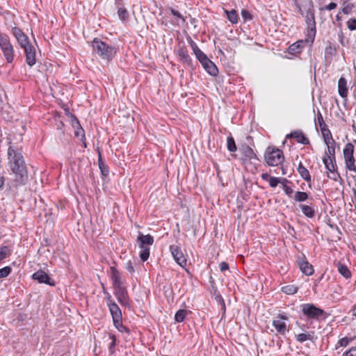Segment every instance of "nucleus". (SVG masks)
<instances>
[{
	"label": "nucleus",
	"mask_w": 356,
	"mask_h": 356,
	"mask_svg": "<svg viewBox=\"0 0 356 356\" xmlns=\"http://www.w3.org/2000/svg\"><path fill=\"white\" fill-rule=\"evenodd\" d=\"M8 165L14 174L13 181L17 186L24 185L28 180V172L22 154L13 146L8 149Z\"/></svg>",
	"instance_id": "f257e3e1"
},
{
	"label": "nucleus",
	"mask_w": 356,
	"mask_h": 356,
	"mask_svg": "<svg viewBox=\"0 0 356 356\" xmlns=\"http://www.w3.org/2000/svg\"><path fill=\"white\" fill-rule=\"evenodd\" d=\"M92 47L93 51L99 57L106 60H111L116 52L115 48L113 46L106 44L98 38H95L92 40Z\"/></svg>",
	"instance_id": "f03ea898"
},
{
	"label": "nucleus",
	"mask_w": 356,
	"mask_h": 356,
	"mask_svg": "<svg viewBox=\"0 0 356 356\" xmlns=\"http://www.w3.org/2000/svg\"><path fill=\"white\" fill-rule=\"evenodd\" d=\"M265 159L268 165L277 166L283 162L284 157L280 149L268 147L265 153Z\"/></svg>",
	"instance_id": "7ed1b4c3"
},
{
	"label": "nucleus",
	"mask_w": 356,
	"mask_h": 356,
	"mask_svg": "<svg viewBox=\"0 0 356 356\" xmlns=\"http://www.w3.org/2000/svg\"><path fill=\"white\" fill-rule=\"evenodd\" d=\"M354 146L352 143H347L343 150L346 168L349 171L356 172V159L354 158Z\"/></svg>",
	"instance_id": "20e7f679"
},
{
	"label": "nucleus",
	"mask_w": 356,
	"mask_h": 356,
	"mask_svg": "<svg viewBox=\"0 0 356 356\" xmlns=\"http://www.w3.org/2000/svg\"><path fill=\"white\" fill-rule=\"evenodd\" d=\"M327 141V151L325 152V154L323 158V162L327 169V171L334 170L335 168L334 163V154H335V147L333 145H330V142L325 139Z\"/></svg>",
	"instance_id": "39448f33"
},
{
	"label": "nucleus",
	"mask_w": 356,
	"mask_h": 356,
	"mask_svg": "<svg viewBox=\"0 0 356 356\" xmlns=\"http://www.w3.org/2000/svg\"><path fill=\"white\" fill-rule=\"evenodd\" d=\"M302 312L309 318H318L323 316V309L316 307L313 304H305L302 305Z\"/></svg>",
	"instance_id": "423d86ee"
},
{
	"label": "nucleus",
	"mask_w": 356,
	"mask_h": 356,
	"mask_svg": "<svg viewBox=\"0 0 356 356\" xmlns=\"http://www.w3.org/2000/svg\"><path fill=\"white\" fill-rule=\"evenodd\" d=\"M12 33L16 38L17 42L22 48L24 49L28 48V47L32 46L29 40L28 36L24 34L22 31L17 26L12 28Z\"/></svg>",
	"instance_id": "0eeeda50"
},
{
	"label": "nucleus",
	"mask_w": 356,
	"mask_h": 356,
	"mask_svg": "<svg viewBox=\"0 0 356 356\" xmlns=\"http://www.w3.org/2000/svg\"><path fill=\"white\" fill-rule=\"evenodd\" d=\"M288 320V317L284 314H279L273 321V325L276 329L277 332L280 334H285L288 332V328L285 321Z\"/></svg>",
	"instance_id": "6e6552de"
},
{
	"label": "nucleus",
	"mask_w": 356,
	"mask_h": 356,
	"mask_svg": "<svg viewBox=\"0 0 356 356\" xmlns=\"http://www.w3.org/2000/svg\"><path fill=\"white\" fill-rule=\"evenodd\" d=\"M113 289L114 295L117 298L119 302L122 305H127L129 304V298L127 289L124 284L113 286Z\"/></svg>",
	"instance_id": "1a4fd4ad"
},
{
	"label": "nucleus",
	"mask_w": 356,
	"mask_h": 356,
	"mask_svg": "<svg viewBox=\"0 0 356 356\" xmlns=\"http://www.w3.org/2000/svg\"><path fill=\"white\" fill-rule=\"evenodd\" d=\"M171 254L175 261L181 267L186 264V259L182 253L179 247L177 245H171L170 247Z\"/></svg>",
	"instance_id": "9d476101"
},
{
	"label": "nucleus",
	"mask_w": 356,
	"mask_h": 356,
	"mask_svg": "<svg viewBox=\"0 0 356 356\" xmlns=\"http://www.w3.org/2000/svg\"><path fill=\"white\" fill-rule=\"evenodd\" d=\"M32 277L39 283H44L50 286H54L55 284V282L49 277V276L44 271L41 270L34 273Z\"/></svg>",
	"instance_id": "9b49d317"
},
{
	"label": "nucleus",
	"mask_w": 356,
	"mask_h": 356,
	"mask_svg": "<svg viewBox=\"0 0 356 356\" xmlns=\"http://www.w3.org/2000/svg\"><path fill=\"white\" fill-rule=\"evenodd\" d=\"M0 48L7 62L11 63L14 58V49L10 41H8L5 44L1 45Z\"/></svg>",
	"instance_id": "f8f14e48"
},
{
	"label": "nucleus",
	"mask_w": 356,
	"mask_h": 356,
	"mask_svg": "<svg viewBox=\"0 0 356 356\" xmlns=\"http://www.w3.org/2000/svg\"><path fill=\"white\" fill-rule=\"evenodd\" d=\"M0 48L7 62L11 63L14 58V49L10 41H8L5 44L1 45Z\"/></svg>",
	"instance_id": "ddd939ff"
},
{
	"label": "nucleus",
	"mask_w": 356,
	"mask_h": 356,
	"mask_svg": "<svg viewBox=\"0 0 356 356\" xmlns=\"http://www.w3.org/2000/svg\"><path fill=\"white\" fill-rule=\"evenodd\" d=\"M26 53V63L30 66L32 67L35 64L36 58H35V49L34 47L31 46L28 47V48H26L24 49Z\"/></svg>",
	"instance_id": "4468645a"
},
{
	"label": "nucleus",
	"mask_w": 356,
	"mask_h": 356,
	"mask_svg": "<svg viewBox=\"0 0 356 356\" xmlns=\"http://www.w3.org/2000/svg\"><path fill=\"white\" fill-rule=\"evenodd\" d=\"M111 277L113 281V286L124 284L122 273L115 267H111Z\"/></svg>",
	"instance_id": "2eb2a0df"
},
{
	"label": "nucleus",
	"mask_w": 356,
	"mask_h": 356,
	"mask_svg": "<svg viewBox=\"0 0 356 356\" xmlns=\"http://www.w3.org/2000/svg\"><path fill=\"white\" fill-rule=\"evenodd\" d=\"M203 67L205 70L211 75L216 76L218 73V68L216 65L210 60L209 58H207L202 63H201Z\"/></svg>",
	"instance_id": "dca6fc26"
},
{
	"label": "nucleus",
	"mask_w": 356,
	"mask_h": 356,
	"mask_svg": "<svg viewBox=\"0 0 356 356\" xmlns=\"http://www.w3.org/2000/svg\"><path fill=\"white\" fill-rule=\"evenodd\" d=\"M108 307L113 320H115L117 323H119V319H122V312L118 305L116 303H111V305Z\"/></svg>",
	"instance_id": "f3484780"
},
{
	"label": "nucleus",
	"mask_w": 356,
	"mask_h": 356,
	"mask_svg": "<svg viewBox=\"0 0 356 356\" xmlns=\"http://www.w3.org/2000/svg\"><path fill=\"white\" fill-rule=\"evenodd\" d=\"M190 44H191V47L193 49V54H195V56L199 60V61L200 63H202L204 60H205L207 58H208L207 55L202 50H200L199 49L197 45L193 41H191L190 42Z\"/></svg>",
	"instance_id": "a211bd4d"
},
{
	"label": "nucleus",
	"mask_w": 356,
	"mask_h": 356,
	"mask_svg": "<svg viewBox=\"0 0 356 356\" xmlns=\"http://www.w3.org/2000/svg\"><path fill=\"white\" fill-rule=\"evenodd\" d=\"M338 92L343 98L346 97L348 95L347 81L343 77H341L338 81Z\"/></svg>",
	"instance_id": "6ab92c4d"
},
{
	"label": "nucleus",
	"mask_w": 356,
	"mask_h": 356,
	"mask_svg": "<svg viewBox=\"0 0 356 356\" xmlns=\"http://www.w3.org/2000/svg\"><path fill=\"white\" fill-rule=\"evenodd\" d=\"M287 137L294 138L296 139L298 143L306 145L309 143V139L304 135L301 131H296L287 135Z\"/></svg>",
	"instance_id": "aec40b11"
},
{
	"label": "nucleus",
	"mask_w": 356,
	"mask_h": 356,
	"mask_svg": "<svg viewBox=\"0 0 356 356\" xmlns=\"http://www.w3.org/2000/svg\"><path fill=\"white\" fill-rule=\"evenodd\" d=\"M299 267L300 270L306 275H312L314 273L313 266L307 261H300Z\"/></svg>",
	"instance_id": "412c9836"
},
{
	"label": "nucleus",
	"mask_w": 356,
	"mask_h": 356,
	"mask_svg": "<svg viewBox=\"0 0 356 356\" xmlns=\"http://www.w3.org/2000/svg\"><path fill=\"white\" fill-rule=\"evenodd\" d=\"M138 242L142 245H152L154 243V238L149 234L144 235L140 233L138 236Z\"/></svg>",
	"instance_id": "4be33fe9"
},
{
	"label": "nucleus",
	"mask_w": 356,
	"mask_h": 356,
	"mask_svg": "<svg viewBox=\"0 0 356 356\" xmlns=\"http://www.w3.org/2000/svg\"><path fill=\"white\" fill-rule=\"evenodd\" d=\"M139 248L140 249V257L143 261H145L148 259L149 257V246L147 245H142L141 243H138Z\"/></svg>",
	"instance_id": "5701e85b"
},
{
	"label": "nucleus",
	"mask_w": 356,
	"mask_h": 356,
	"mask_svg": "<svg viewBox=\"0 0 356 356\" xmlns=\"http://www.w3.org/2000/svg\"><path fill=\"white\" fill-rule=\"evenodd\" d=\"M303 44H304V41H302V40H299V41L292 44L289 47V52L291 54H296L300 52L301 49L304 47Z\"/></svg>",
	"instance_id": "b1692460"
},
{
	"label": "nucleus",
	"mask_w": 356,
	"mask_h": 356,
	"mask_svg": "<svg viewBox=\"0 0 356 356\" xmlns=\"http://www.w3.org/2000/svg\"><path fill=\"white\" fill-rule=\"evenodd\" d=\"M240 151L248 159H252L256 157L253 149L248 145H243L240 148Z\"/></svg>",
	"instance_id": "393cba45"
},
{
	"label": "nucleus",
	"mask_w": 356,
	"mask_h": 356,
	"mask_svg": "<svg viewBox=\"0 0 356 356\" xmlns=\"http://www.w3.org/2000/svg\"><path fill=\"white\" fill-rule=\"evenodd\" d=\"M298 172L301 177L306 181L309 182L311 181L310 174L307 168H305L300 163L298 168Z\"/></svg>",
	"instance_id": "a878e982"
},
{
	"label": "nucleus",
	"mask_w": 356,
	"mask_h": 356,
	"mask_svg": "<svg viewBox=\"0 0 356 356\" xmlns=\"http://www.w3.org/2000/svg\"><path fill=\"white\" fill-rule=\"evenodd\" d=\"M300 207L302 210V212L305 216H306L308 218H313L315 215L314 209L308 205L305 204H300Z\"/></svg>",
	"instance_id": "bb28decb"
},
{
	"label": "nucleus",
	"mask_w": 356,
	"mask_h": 356,
	"mask_svg": "<svg viewBox=\"0 0 356 356\" xmlns=\"http://www.w3.org/2000/svg\"><path fill=\"white\" fill-rule=\"evenodd\" d=\"M74 127L76 129L74 131L75 136L83 140L85 138L84 130L80 127L79 122L76 119L75 120V124H74Z\"/></svg>",
	"instance_id": "cd10ccee"
},
{
	"label": "nucleus",
	"mask_w": 356,
	"mask_h": 356,
	"mask_svg": "<svg viewBox=\"0 0 356 356\" xmlns=\"http://www.w3.org/2000/svg\"><path fill=\"white\" fill-rule=\"evenodd\" d=\"M338 270L339 273L346 279L350 277L351 276L350 271L347 268V266L343 264H338Z\"/></svg>",
	"instance_id": "c85d7f7f"
},
{
	"label": "nucleus",
	"mask_w": 356,
	"mask_h": 356,
	"mask_svg": "<svg viewBox=\"0 0 356 356\" xmlns=\"http://www.w3.org/2000/svg\"><path fill=\"white\" fill-rule=\"evenodd\" d=\"M356 337L355 336H353V337H343L341 338V339L339 340L338 341V344L340 346H342V347H346L347 346L350 342L353 341L355 339Z\"/></svg>",
	"instance_id": "c756f323"
},
{
	"label": "nucleus",
	"mask_w": 356,
	"mask_h": 356,
	"mask_svg": "<svg viewBox=\"0 0 356 356\" xmlns=\"http://www.w3.org/2000/svg\"><path fill=\"white\" fill-rule=\"evenodd\" d=\"M227 147L230 152H234L237 149L235 141L232 136L228 137L227 139Z\"/></svg>",
	"instance_id": "7c9ffc66"
},
{
	"label": "nucleus",
	"mask_w": 356,
	"mask_h": 356,
	"mask_svg": "<svg viewBox=\"0 0 356 356\" xmlns=\"http://www.w3.org/2000/svg\"><path fill=\"white\" fill-rule=\"evenodd\" d=\"M282 291L289 295L295 294L298 291V288L294 285H287L282 288Z\"/></svg>",
	"instance_id": "2f4dec72"
},
{
	"label": "nucleus",
	"mask_w": 356,
	"mask_h": 356,
	"mask_svg": "<svg viewBox=\"0 0 356 356\" xmlns=\"http://www.w3.org/2000/svg\"><path fill=\"white\" fill-rule=\"evenodd\" d=\"M227 19L232 24H236L238 22V15L236 10H232L231 11H226Z\"/></svg>",
	"instance_id": "473e14b6"
},
{
	"label": "nucleus",
	"mask_w": 356,
	"mask_h": 356,
	"mask_svg": "<svg viewBox=\"0 0 356 356\" xmlns=\"http://www.w3.org/2000/svg\"><path fill=\"white\" fill-rule=\"evenodd\" d=\"M353 8V3L346 1L343 4L342 12L346 15H349L352 13Z\"/></svg>",
	"instance_id": "72a5a7b5"
},
{
	"label": "nucleus",
	"mask_w": 356,
	"mask_h": 356,
	"mask_svg": "<svg viewBox=\"0 0 356 356\" xmlns=\"http://www.w3.org/2000/svg\"><path fill=\"white\" fill-rule=\"evenodd\" d=\"M293 198L297 202H304L308 198V195L305 192L298 191Z\"/></svg>",
	"instance_id": "f704fd0d"
},
{
	"label": "nucleus",
	"mask_w": 356,
	"mask_h": 356,
	"mask_svg": "<svg viewBox=\"0 0 356 356\" xmlns=\"http://www.w3.org/2000/svg\"><path fill=\"white\" fill-rule=\"evenodd\" d=\"M186 313L187 312L184 309L177 311L175 316V321L179 323L182 322L186 317Z\"/></svg>",
	"instance_id": "c9c22d12"
},
{
	"label": "nucleus",
	"mask_w": 356,
	"mask_h": 356,
	"mask_svg": "<svg viewBox=\"0 0 356 356\" xmlns=\"http://www.w3.org/2000/svg\"><path fill=\"white\" fill-rule=\"evenodd\" d=\"M306 21L308 24H312L314 26L315 25V21H314V16L313 13L310 10V8L309 7L308 10L307 11V15L305 16Z\"/></svg>",
	"instance_id": "e433bc0d"
},
{
	"label": "nucleus",
	"mask_w": 356,
	"mask_h": 356,
	"mask_svg": "<svg viewBox=\"0 0 356 356\" xmlns=\"http://www.w3.org/2000/svg\"><path fill=\"white\" fill-rule=\"evenodd\" d=\"M118 15L120 19L125 21L128 19L129 14L126 8H120L118 10Z\"/></svg>",
	"instance_id": "4c0bfd02"
},
{
	"label": "nucleus",
	"mask_w": 356,
	"mask_h": 356,
	"mask_svg": "<svg viewBox=\"0 0 356 356\" xmlns=\"http://www.w3.org/2000/svg\"><path fill=\"white\" fill-rule=\"evenodd\" d=\"M287 182L288 181L286 179H282V185L283 186V189H284L285 193L287 195L290 196L293 193V190L286 184Z\"/></svg>",
	"instance_id": "58836bf2"
},
{
	"label": "nucleus",
	"mask_w": 356,
	"mask_h": 356,
	"mask_svg": "<svg viewBox=\"0 0 356 356\" xmlns=\"http://www.w3.org/2000/svg\"><path fill=\"white\" fill-rule=\"evenodd\" d=\"M312 335L309 334L301 333L296 336V340L300 343H302L307 340H311Z\"/></svg>",
	"instance_id": "ea45409f"
},
{
	"label": "nucleus",
	"mask_w": 356,
	"mask_h": 356,
	"mask_svg": "<svg viewBox=\"0 0 356 356\" xmlns=\"http://www.w3.org/2000/svg\"><path fill=\"white\" fill-rule=\"evenodd\" d=\"M327 177L334 180L337 181L340 177L339 175L336 172V168L334 170L327 171Z\"/></svg>",
	"instance_id": "a19ab883"
},
{
	"label": "nucleus",
	"mask_w": 356,
	"mask_h": 356,
	"mask_svg": "<svg viewBox=\"0 0 356 356\" xmlns=\"http://www.w3.org/2000/svg\"><path fill=\"white\" fill-rule=\"evenodd\" d=\"M268 183L270 187L275 188L277 186L279 183L282 184V179L271 177L270 178H269Z\"/></svg>",
	"instance_id": "79ce46f5"
},
{
	"label": "nucleus",
	"mask_w": 356,
	"mask_h": 356,
	"mask_svg": "<svg viewBox=\"0 0 356 356\" xmlns=\"http://www.w3.org/2000/svg\"><path fill=\"white\" fill-rule=\"evenodd\" d=\"M11 272V268L6 266L0 269V278L6 277Z\"/></svg>",
	"instance_id": "37998d69"
},
{
	"label": "nucleus",
	"mask_w": 356,
	"mask_h": 356,
	"mask_svg": "<svg viewBox=\"0 0 356 356\" xmlns=\"http://www.w3.org/2000/svg\"><path fill=\"white\" fill-rule=\"evenodd\" d=\"M113 324L115 327L120 331V332H124V331H128V330L122 325V319H119V323H117L115 320H113Z\"/></svg>",
	"instance_id": "c03bdc74"
},
{
	"label": "nucleus",
	"mask_w": 356,
	"mask_h": 356,
	"mask_svg": "<svg viewBox=\"0 0 356 356\" xmlns=\"http://www.w3.org/2000/svg\"><path fill=\"white\" fill-rule=\"evenodd\" d=\"M8 253V248L2 246L0 248V261L4 259Z\"/></svg>",
	"instance_id": "a18cd8bd"
},
{
	"label": "nucleus",
	"mask_w": 356,
	"mask_h": 356,
	"mask_svg": "<svg viewBox=\"0 0 356 356\" xmlns=\"http://www.w3.org/2000/svg\"><path fill=\"white\" fill-rule=\"evenodd\" d=\"M342 356H356V346H353L349 350L345 351Z\"/></svg>",
	"instance_id": "49530a36"
},
{
	"label": "nucleus",
	"mask_w": 356,
	"mask_h": 356,
	"mask_svg": "<svg viewBox=\"0 0 356 356\" xmlns=\"http://www.w3.org/2000/svg\"><path fill=\"white\" fill-rule=\"evenodd\" d=\"M179 56L181 57L185 61L188 62L191 60L189 55L187 51L184 49H181L179 51Z\"/></svg>",
	"instance_id": "de8ad7c7"
},
{
	"label": "nucleus",
	"mask_w": 356,
	"mask_h": 356,
	"mask_svg": "<svg viewBox=\"0 0 356 356\" xmlns=\"http://www.w3.org/2000/svg\"><path fill=\"white\" fill-rule=\"evenodd\" d=\"M323 134L324 141H325V144L327 145V141L325 140V139H327L330 142V145L334 146V142L332 138L330 131H328V133H327V134L323 132Z\"/></svg>",
	"instance_id": "09e8293b"
},
{
	"label": "nucleus",
	"mask_w": 356,
	"mask_h": 356,
	"mask_svg": "<svg viewBox=\"0 0 356 356\" xmlns=\"http://www.w3.org/2000/svg\"><path fill=\"white\" fill-rule=\"evenodd\" d=\"M347 26L350 30H351V31L355 30L356 29V19H350L347 22Z\"/></svg>",
	"instance_id": "8fccbe9b"
},
{
	"label": "nucleus",
	"mask_w": 356,
	"mask_h": 356,
	"mask_svg": "<svg viewBox=\"0 0 356 356\" xmlns=\"http://www.w3.org/2000/svg\"><path fill=\"white\" fill-rule=\"evenodd\" d=\"M124 268L131 274H133L135 271L133 264L130 260L125 264Z\"/></svg>",
	"instance_id": "3c124183"
},
{
	"label": "nucleus",
	"mask_w": 356,
	"mask_h": 356,
	"mask_svg": "<svg viewBox=\"0 0 356 356\" xmlns=\"http://www.w3.org/2000/svg\"><path fill=\"white\" fill-rule=\"evenodd\" d=\"M99 168L101 170V172L104 176H106L108 174V169L106 166H105L102 163H99Z\"/></svg>",
	"instance_id": "603ef678"
},
{
	"label": "nucleus",
	"mask_w": 356,
	"mask_h": 356,
	"mask_svg": "<svg viewBox=\"0 0 356 356\" xmlns=\"http://www.w3.org/2000/svg\"><path fill=\"white\" fill-rule=\"evenodd\" d=\"M110 339L112 340V341H111V344L109 346V349H110L111 353H113V351H114V348L115 346V337L114 335L111 334L110 335Z\"/></svg>",
	"instance_id": "864d4df0"
},
{
	"label": "nucleus",
	"mask_w": 356,
	"mask_h": 356,
	"mask_svg": "<svg viewBox=\"0 0 356 356\" xmlns=\"http://www.w3.org/2000/svg\"><path fill=\"white\" fill-rule=\"evenodd\" d=\"M8 41H10V38L8 35H3L2 34L0 35V47Z\"/></svg>",
	"instance_id": "5fc2aeb1"
},
{
	"label": "nucleus",
	"mask_w": 356,
	"mask_h": 356,
	"mask_svg": "<svg viewBox=\"0 0 356 356\" xmlns=\"http://www.w3.org/2000/svg\"><path fill=\"white\" fill-rule=\"evenodd\" d=\"M220 269L221 271H225L229 270V265L227 263L222 261L219 265Z\"/></svg>",
	"instance_id": "6e6d98bb"
},
{
	"label": "nucleus",
	"mask_w": 356,
	"mask_h": 356,
	"mask_svg": "<svg viewBox=\"0 0 356 356\" xmlns=\"http://www.w3.org/2000/svg\"><path fill=\"white\" fill-rule=\"evenodd\" d=\"M104 293L106 294V304L108 306L111 305V303H115L114 300L112 299L111 296L108 293H106L104 291Z\"/></svg>",
	"instance_id": "4d7b16f0"
},
{
	"label": "nucleus",
	"mask_w": 356,
	"mask_h": 356,
	"mask_svg": "<svg viewBox=\"0 0 356 356\" xmlns=\"http://www.w3.org/2000/svg\"><path fill=\"white\" fill-rule=\"evenodd\" d=\"M317 120H318V123L319 124V126L321 127L323 125H324V120H323V116L321 115V113H320V111L318 112V117H317Z\"/></svg>",
	"instance_id": "13d9d810"
},
{
	"label": "nucleus",
	"mask_w": 356,
	"mask_h": 356,
	"mask_svg": "<svg viewBox=\"0 0 356 356\" xmlns=\"http://www.w3.org/2000/svg\"><path fill=\"white\" fill-rule=\"evenodd\" d=\"M336 8H337V3L332 2V3H330L328 5L325 6L324 9L331 10L335 9Z\"/></svg>",
	"instance_id": "bf43d9fd"
},
{
	"label": "nucleus",
	"mask_w": 356,
	"mask_h": 356,
	"mask_svg": "<svg viewBox=\"0 0 356 356\" xmlns=\"http://www.w3.org/2000/svg\"><path fill=\"white\" fill-rule=\"evenodd\" d=\"M171 13L174 16H176L179 18H181L183 19V21H184V19L182 17L181 15L178 11H177L174 9H172Z\"/></svg>",
	"instance_id": "052dcab7"
},
{
	"label": "nucleus",
	"mask_w": 356,
	"mask_h": 356,
	"mask_svg": "<svg viewBox=\"0 0 356 356\" xmlns=\"http://www.w3.org/2000/svg\"><path fill=\"white\" fill-rule=\"evenodd\" d=\"M310 33L309 34H312V38H311V40L309 41L311 43H312L314 42V36H315V29H314V28H312L309 31Z\"/></svg>",
	"instance_id": "680f3d73"
},
{
	"label": "nucleus",
	"mask_w": 356,
	"mask_h": 356,
	"mask_svg": "<svg viewBox=\"0 0 356 356\" xmlns=\"http://www.w3.org/2000/svg\"><path fill=\"white\" fill-rule=\"evenodd\" d=\"M261 177L263 179L268 181L269 178H270L271 177L268 173H264L262 174Z\"/></svg>",
	"instance_id": "e2e57ef3"
},
{
	"label": "nucleus",
	"mask_w": 356,
	"mask_h": 356,
	"mask_svg": "<svg viewBox=\"0 0 356 356\" xmlns=\"http://www.w3.org/2000/svg\"><path fill=\"white\" fill-rule=\"evenodd\" d=\"M4 184V178L2 176H0V188L3 186Z\"/></svg>",
	"instance_id": "0e129e2a"
},
{
	"label": "nucleus",
	"mask_w": 356,
	"mask_h": 356,
	"mask_svg": "<svg viewBox=\"0 0 356 356\" xmlns=\"http://www.w3.org/2000/svg\"><path fill=\"white\" fill-rule=\"evenodd\" d=\"M352 312H353V316H354L356 318V305H354V307L352 309Z\"/></svg>",
	"instance_id": "69168bd1"
},
{
	"label": "nucleus",
	"mask_w": 356,
	"mask_h": 356,
	"mask_svg": "<svg viewBox=\"0 0 356 356\" xmlns=\"http://www.w3.org/2000/svg\"><path fill=\"white\" fill-rule=\"evenodd\" d=\"M308 4H309V6L310 7L312 6V1H308Z\"/></svg>",
	"instance_id": "338daca9"
},
{
	"label": "nucleus",
	"mask_w": 356,
	"mask_h": 356,
	"mask_svg": "<svg viewBox=\"0 0 356 356\" xmlns=\"http://www.w3.org/2000/svg\"><path fill=\"white\" fill-rule=\"evenodd\" d=\"M299 10L302 13V8L300 6H299Z\"/></svg>",
	"instance_id": "774afa93"
}]
</instances>
